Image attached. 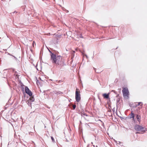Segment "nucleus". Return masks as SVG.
I'll return each instance as SVG.
<instances>
[{
	"mask_svg": "<svg viewBox=\"0 0 147 147\" xmlns=\"http://www.w3.org/2000/svg\"><path fill=\"white\" fill-rule=\"evenodd\" d=\"M89 145H88L87 146V147H89Z\"/></svg>",
	"mask_w": 147,
	"mask_h": 147,
	"instance_id": "obj_25",
	"label": "nucleus"
},
{
	"mask_svg": "<svg viewBox=\"0 0 147 147\" xmlns=\"http://www.w3.org/2000/svg\"><path fill=\"white\" fill-rule=\"evenodd\" d=\"M135 115L133 113L132 111L131 112V114L130 115V117L129 118L131 119L133 118L134 117H135Z\"/></svg>",
	"mask_w": 147,
	"mask_h": 147,
	"instance_id": "obj_9",
	"label": "nucleus"
},
{
	"mask_svg": "<svg viewBox=\"0 0 147 147\" xmlns=\"http://www.w3.org/2000/svg\"><path fill=\"white\" fill-rule=\"evenodd\" d=\"M134 129L137 131H142V132H144L145 131V130H144V128L139 125H136L134 127Z\"/></svg>",
	"mask_w": 147,
	"mask_h": 147,
	"instance_id": "obj_3",
	"label": "nucleus"
},
{
	"mask_svg": "<svg viewBox=\"0 0 147 147\" xmlns=\"http://www.w3.org/2000/svg\"><path fill=\"white\" fill-rule=\"evenodd\" d=\"M91 143L92 144H93V143L92 142Z\"/></svg>",
	"mask_w": 147,
	"mask_h": 147,
	"instance_id": "obj_28",
	"label": "nucleus"
},
{
	"mask_svg": "<svg viewBox=\"0 0 147 147\" xmlns=\"http://www.w3.org/2000/svg\"><path fill=\"white\" fill-rule=\"evenodd\" d=\"M72 107L73 108V109H75L76 107V106L75 105H72Z\"/></svg>",
	"mask_w": 147,
	"mask_h": 147,
	"instance_id": "obj_12",
	"label": "nucleus"
},
{
	"mask_svg": "<svg viewBox=\"0 0 147 147\" xmlns=\"http://www.w3.org/2000/svg\"><path fill=\"white\" fill-rule=\"evenodd\" d=\"M92 146L93 147H95V146L94 145H92Z\"/></svg>",
	"mask_w": 147,
	"mask_h": 147,
	"instance_id": "obj_24",
	"label": "nucleus"
},
{
	"mask_svg": "<svg viewBox=\"0 0 147 147\" xmlns=\"http://www.w3.org/2000/svg\"><path fill=\"white\" fill-rule=\"evenodd\" d=\"M136 118L137 119L138 121L140 123V121H141V117L140 115H136Z\"/></svg>",
	"mask_w": 147,
	"mask_h": 147,
	"instance_id": "obj_7",
	"label": "nucleus"
},
{
	"mask_svg": "<svg viewBox=\"0 0 147 147\" xmlns=\"http://www.w3.org/2000/svg\"><path fill=\"white\" fill-rule=\"evenodd\" d=\"M102 96L105 98L108 99L109 98V94H102Z\"/></svg>",
	"mask_w": 147,
	"mask_h": 147,
	"instance_id": "obj_6",
	"label": "nucleus"
},
{
	"mask_svg": "<svg viewBox=\"0 0 147 147\" xmlns=\"http://www.w3.org/2000/svg\"><path fill=\"white\" fill-rule=\"evenodd\" d=\"M119 142V144H121V142Z\"/></svg>",
	"mask_w": 147,
	"mask_h": 147,
	"instance_id": "obj_26",
	"label": "nucleus"
},
{
	"mask_svg": "<svg viewBox=\"0 0 147 147\" xmlns=\"http://www.w3.org/2000/svg\"><path fill=\"white\" fill-rule=\"evenodd\" d=\"M85 55L86 56V57L87 58V55Z\"/></svg>",
	"mask_w": 147,
	"mask_h": 147,
	"instance_id": "obj_27",
	"label": "nucleus"
},
{
	"mask_svg": "<svg viewBox=\"0 0 147 147\" xmlns=\"http://www.w3.org/2000/svg\"><path fill=\"white\" fill-rule=\"evenodd\" d=\"M34 42H33V44H34Z\"/></svg>",
	"mask_w": 147,
	"mask_h": 147,
	"instance_id": "obj_30",
	"label": "nucleus"
},
{
	"mask_svg": "<svg viewBox=\"0 0 147 147\" xmlns=\"http://www.w3.org/2000/svg\"><path fill=\"white\" fill-rule=\"evenodd\" d=\"M49 51L51 53H51H52L50 50H49Z\"/></svg>",
	"mask_w": 147,
	"mask_h": 147,
	"instance_id": "obj_21",
	"label": "nucleus"
},
{
	"mask_svg": "<svg viewBox=\"0 0 147 147\" xmlns=\"http://www.w3.org/2000/svg\"><path fill=\"white\" fill-rule=\"evenodd\" d=\"M51 59L53 63L56 64L57 65L63 66L62 64V57L61 56L59 55L56 56V55L51 53Z\"/></svg>",
	"mask_w": 147,
	"mask_h": 147,
	"instance_id": "obj_1",
	"label": "nucleus"
},
{
	"mask_svg": "<svg viewBox=\"0 0 147 147\" xmlns=\"http://www.w3.org/2000/svg\"><path fill=\"white\" fill-rule=\"evenodd\" d=\"M122 92L124 96H127L129 94V92L127 88H124L122 90Z\"/></svg>",
	"mask_w": 147,
	"mask_h": 147,
	"instance_id": "obj_4",
	"label": "nucleus"
},
{
	"mask_svg": "<svg viewBox=\"0 0 147 147\" xmlns=\"http://www.w3.org/2000/svg\"><path fill=\"white\" fill-rule=\"evenodd\" d=\"M132 118V119L133 120L135 121V119H134V118Z\"/></svg>",
	"mask_w": 147,
	"mask_h": 147,
	"instance_id": "obj_18",
	"label": "nucleus"
},
{
	"mask_svg": "<svg viewBox=\"0 0 147 147\" xmlns=\"http://www.w3.org/2000/svg\"><path fill=\"white\" fill-rule=\"evenodd\" d=\"M119 99H117V102H119Z\"/></svg>",
	"mask_w": 147,
	"mask_h": 147,
	"instance_id": "obj_16",
	"label": "nucleus"
},
{
	"mask_svg": "<svg viewBox=\"0 0 147 147\" xmlns=\"http://www.w3.org/2000/svg\"><path fill=\"white\" fill-rule=\"evenodd\" d=\"M75 99L76 101L78 102L81 99L80 92L78 89L76 88V91Z\"/></svg>",
	"mask_w": 147,
	"mask_h": 147,
	"instance_id": "obj_2",
	"label": "nucleus"
},
{
	"mask_svg": "<svg viewBox=\"0 0 147 147\" xmlns=\"http://www.w3.org/2000/svg\"><path fill=\"white\" fill-rule=\"evenodd\" d=\"M80 37L81 38H83L82 36V35H80Z\"/></svg>",
	"mask_w": 147,
	"mask_h": 147,
	"instance_id": "obj_17",
	"label": "nucleus"
},
{
	"mask_svg": "<svg viewBox=\"0 0 147 147\" xmlns=\"http://www.w3.org/2000/svg\"><path fill=\"white\" fill-rule=\"evenodd\" d=\"M13 57H14V58L15 59H17V58H16L15 57V56H13Z\"/></svg>",
	"mask_w": 147,
	"mask_h": 147,
	"instance_id": "obj_22",
	"label": "nucleus"
},
{
	"mask_svg": "<svg viewBox=\"0 0 147 147\" xmlns=\"http://www.w3.org/2000/svg\"><path fill=\"white\" fill-rule=\"evenodd\" d=\"M93 68L94 69V70H95V72L96 73H99V71H96V68H95L94 67Z\"/></svg>",
	"mask_w": 147,
	"mask_h": 147,
	"instance_id": "obj_11",
	"label": "nucleus"
},
{
	"mask_svg": "<svg viewBox=\"0 0 147 147\" xmlns=\"http://www.w3.org/2000/svg\"><path fill=\"white\" fill-rule=\"evenodd\" d=\"M86 125H88V126H89V125H88L87 124H86Z\"/></svg>",
	"mask_w": 147,
	"mask_h": 147,
	"instance_id": "obj_23",
	"label": "nucleus"
},
{
	"mask_svg": "<svg viewBox=\"0 0 147 147\" xmlns=\"http://www.w3.org/2000/svg\"><path fill=\"white\" fill-rule=\"evenodd\" d=\"M28 100H29L31 102L34 101V97L32 96H30V98Z\"/></svg>",
	"mask_w": 147,
	"mask_h": 147,
	"instance_id": "obj_8",
	"label": "nucleus"
},
{
	"mask_svg": "<svg viewBox=\"0 0 147 147\" xmlns=\"http://www.w3.org/2000/svg\"><path fill=\"white\" fill-rule=\"evenodd\" d=\"M140 133L139 132H136V134H140Z\"/></svg>",
	"mask_w": 147,
	"mask_h": 147,
	"instance_id": "obj_20",
	"label": "nucleus"
},
{
	"mask_svg": "<svg viewBox=\"0 0 147 147\" xmlns=\"http://www.w3.org/2000/svg\"><path fill=\"white\" fill-rule=\"evenodd\" d=\"M141 103H142V102H139L138 103V104L137 105H136V107L137 106H139V105H140V104Z\"/></svg>",
	"mask_w": 147,
	"mask_h": 147,
	"instance_id": "obj_15",
	"label": "nucleus"
},
{
	"mask_svg": "<svg viewBox=\"0 0 147 147\" xmlns=\"http://www.w3.org/2000/svg\"><path fill=\"white\" fill-rule=\"evenodd\" d=\"M27 104L28 105V106H31V102L29 100H28L27 101Z\"/></svg>",
	"mask_w": 147,
	"mask_h": 147,
	"instance_id": "obj_10",
	"label": "nucleus"
},
{
	"mask_svg": "<svg viewBox=\"0 0 147 147\" xmlns=\"http://www.w3.org/2000/svg\"><path fill=\"white\" fill-rule=\"evenodd\" d=\"M25 91L26 93L28 94L30 96H32V92L26 86L25 87Z\"/></svg>",
	"mask_w": 147,
	"mask_h": 147,
	"instance_id": "obj_5",
	"label": "nucleus"
},
{
	"mask_svg": "<svg viewBox=\"0 0 147 147\" xmlns=\"http://www.w3.org/2000/svg\"><path fill=\"white\" fill-rule=\"evenodd\" d=\"M9 55H11L10 54H9Z\"/></svg>",
	"mask_w": 147,
	"mask_h": 147,
	"instance_id": "obj_29",
	"label": "nucleus"
},
{
	"mask_svg": "<svg viewBox=\"0 0 147 147\" xmlns=\"http://www.w3.org/2000/svg\"><path fill=\"white\" fill-rule=\"evenodd\" d=\"M51 138L52 140V141L53 142H55V140H54V138H53L52 136H51Z\"/></svg>",
	"mask_w": 147,
	"mask_h": 147,
	"instance_id": "obj_14",
	"label": "nucleus"
},
{
	"mask_svg": "<svg viewBox=\"0 0 147 147\" xmlns=\"http://www.w3.org/2000/svg\"><path fill=\"white\" fill-rule=\"evenodd\" d=\"M112 91H113L115 93H116V92H115V91H114V90H112Z\"/></svg>",
	"mask_w": 147,
	"mask_h": 147,
	"instance_id": "obj_19",
	"label": "nucleus"
},
{
	"mask_svg": "<svg viewBox=\"0 0 147 147\" xmlns=\"http://www.w3.org/2000/svg\"><path fill=\"white\" fill-rule=\"evenodd\" d=\"M62 93H62L61 92L59 91V92H57V94H62Z\"/></svg>",
	"mask_w": 147,
	"mask_h": 147,
	"instance_id": "obj_13",
	"label": "nucleus"
}]
</instances>
